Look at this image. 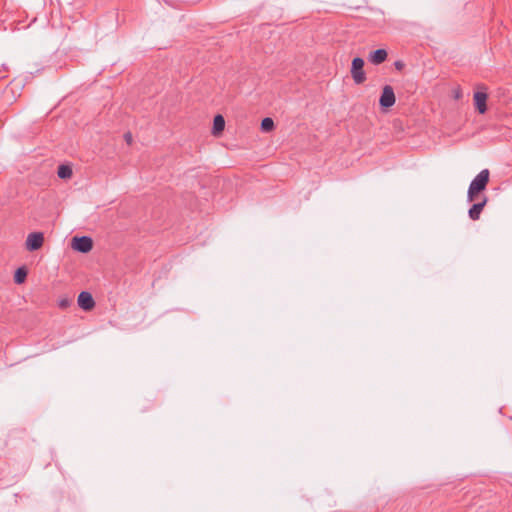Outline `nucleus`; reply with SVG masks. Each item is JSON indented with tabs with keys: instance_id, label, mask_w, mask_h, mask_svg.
<instances>
[{
	"instance_id": "nucleus-19",
	"label": "nucleus",
	"mask_w": 512,
	"mask_h": 512,
	"mask_svg": "<svg viewBox=\"0 0 512 512\" xmlns=\"http://www.w3.org/2000/svg\"><path fill=\"white\" fill-rule=\"evenodd\" d=\"M394 65H395V68L398 70L402 69L404 66V64L401 61H396Z\"/></svg>"
},
{
	"instance_id": "nucleus-5",
	"label": "nucleus",
	"mask_w": 512,
	"mask_h": 512,
	"mask_svg": "<svg viewBox=\"0 0 512 512\" xmlns=\"http://www.w3.org/2000/svg\"><path fill=\"white\" fill-rule=\"evenodd\" d=\"M379 103L383 108H389L394 105L395 94L393 88L390 85L384 86L379 99Z\"/></svg>"
},
{
	"instance_id": "nucleus-10",
	"label": "nucleus",
	"mask_w": 512,
	"mask_h": 512,
	"mask_svg": "<svg viewBox=\"0 0 512 512\" xmlns=\"http://www.w3.org/2000/svg\"><path fill=\"white\" fill-rule=\"evenodd\" d=\"M57 175L61 179H69L72 176V169L68 165H60L58 167Z\"/></svg>"
},
{
	"instance_id": "nucleus-1",
	"label": "nucleus",
	"mask_w": 512,
	"mask_h": 512,
	"mask_svg": "<svg viewBox=\"0 0 512 512\" xmlns=\"http://www.w3.org/2000/svg\"><path fill=\"white\" fill-rule=\"evenodd\" d=\"M364 60L360 57H355L352 60L351 76L356 84H362L366 80L364 72Z\"/></svg>"
},
{
	"instance_id": "nucleus-17",
	"label": "nucleus",
	"mask_w": 512,
	"mask_h": 512,
	"mask_svg": "<svg viewBox=\"0 0 512 512\" xmlns=\"http://www.w3.org/2000/svg\"><path fill=\"white\" fill-rule=\"evenodd\" d=\"M70 304V301L68 299H64V300H61L60 303H59V306L61 308H66L68 307Z\"/></svg>"
},
{
	"instance_id": "nucleus-11",
	"label": "nucleus",
	"mask_w": 512,
	"mask_h": 512,
	"mask_svg": "<svg viewBox=\"0 0 512 512\" xmlns=\"http://www.w3.org/2000/svg\"><path fill=\"white\" fill-rule=\"evenodd\" d=\"M27 277V270L25 267H20L16 270L14 275V281L17 284H21L26 280Z\"/></svg>"
},
{
	"instance_id": "nucleus-9",
	"label": "nucleus",
	"mask_w": 512,
	"mask_h": 512,
	"mask_svg": "<svg viewBox=\"0 0 512 512\" xmlns=\"http://www.w3.org/2000/svg\"><path fill=\"white\" fill-rule=\"evenodd\" d=\"M387 56L385 49H377L369 54L368 60L374 65H379L387 59Z\"/></svg>"
},
{
	"instance_id": "nucleus-16",
	"label": "nucleus",
	"mask_w": 512,
	"mask_h": 512,
	"mask_svg": "<svg viewBox=\"0 0 512 512\" xmlns=\"http://www.w3.org/2000/svg\"><path fill=\"white\" fill-rule=\"evenodd\" d=\"M124 139L126 141V143L128 145H131L132 144V141H133V138H132V134L131 132H127L125 135H124Z\"/></svg>"
},
{
	"instance_id": "nucleus-8",
	"label": "nucleus",
	"mask_w": 512,
	"mask_h": 512,
	"mask_svg": "<svg viewBox=\"0 0 512 512\" xmlns=\"http://www.w3.org/2000/svg\"><path fill=\"white\" fill-rule=\"evenodd\" d=\"M487 203V197H483L480 202L474 203L468 211V215L472 220H478L480 214Z\"/></svg>"
},
{
	"instance_id": "nucleus-15",
	"label": "nucleus",
	"mask_w": 512,
	"mask_h": 512,
	"mask_svg": "<svg viewBox=\"0 0 512 512\" xmlns=\"http://www.w3.org/2000/svg\"><path fill=\"white\" fill-rule=\"evenodd\" d=\"M453 97H454V99H456V100H459V99H461V98H462V91H461V89H460V88H457V89H455V90L453 91Z\"/></svg>"
},
{
	"instance_id": "nucleus-13",
	"label": "nucleus",
	"mask_w": 512,
	"mask_h": 512,
	"mask_svg": "<svg viewBox=\"0 0 512 512\" xmlns=\"http://www.w3.org/2000/svg\"><path fill=\"white\" fill-rule=\"evenodd\" d=\"M260 128H274V120L271 117H265L261 121Z\"/></svg>"
},
{
	"instance_id": "nucleus-6",
	"label": "nucleus",
	"mask_w": 512,
	"mask_h": 512,
	"mask_svg": "<svg viewBox=\"0 0 512 512\" xmlns=\"http://www.w3.org/2000/svg\"><path fill=\"white\" fill-rule=\"evenodd\" d=\"M487 100H488V94L484 91H476L473 95V101L475 109L480 113L484 114L488 107H487Z\"/></svg>"
},
{
	"instance_id": "nucleus-3",
	"label": "nucleus",
	"mask_w": 512,
	"mask_h": 512,
	"mask_svg": "<svg viewBox=\"0 0 512 512\" xmlns=\"http://www.w3.org/2000/svg\"><path fill=\"white\" fill-rule=\"evenodd\" d=\"M71 246L78 252L88 253L93 248V241L88 236L74 237Z\"/></svg>"
},
{
	"instance_id": "nucleus-4",
	"label": "nucleus",
	"mask_w": 512,
	"mask_h": 512,
	"mask_svg": "<svg viewBox=\"0 0 512 512\" xmlns=\"http://www.w3.org/2000/svg\"><path fill=\"white\" fill-rule=\"evenodd\" d=\"M43 242H44L43 233H41V232L30 233L26 239V243H25L26 249L28 251L38 250L42 247Z\"/></svg>"
},
{
	"instance_id": "nucleus-7",
	"label": "nucleus",
	"mask_w": 512,
	"mask_h": 512,
	"mask_svg": "<svg viewBox=\"0 0 512 512\" xmlns=\"http://www.w3.org/2000/svg\"><path fill=\"white\" fill-rule=\"evenodd\" d=\"M78 305L85 311H89L94 308L95 302L92 295L87 291H82L78 296Z\"/></svg>"
},
{
	"instance_id": "nucleus-14",
	"label": "nucleus",
	"mask_w": 512,
	"mask_h": 512,
	"mask_svg": "<svg viewBox=\"0 0 512 512\" xmlns=\"http://www.w3.org/2000/svg\"><path fill=\"white\" fill-rule=\"evenodd\" d=\"M479 193H480V192H479V191H476V190H473V191L471 192V187H469V188H468V192H467V200H468L469 202H473V201H475V200L478 198V194H479Z\"/></svg>"
},
{
	"instance_id": "nucleus-18",
	"label": "nucleus",
	"mask_w": 512,
	"mask_h": 512,
	"mask_svg": "<svg viewBox=\"0 0 512 512\" xmlns=\"http://www.w3.org/2000/svg\"><path fill=\"white\" fill-rule=\"evenodd\" d=\"M212 135L216 138H219L222 135L223 130H211Z\"/></svg>"
},
{
	"instance_id": "nucleus-12",
	"label": "nucleus",
	"mask_w": 512,
	"mask_h": 512,
	"mask_svg": "<svg viewBox=\"0 0 512 512\" xmlns=\"http://www.w3.org/2000/svg\"><path fill=\"white\" fill-rule=\"evenodd\" d=\"M212 128H225V119L221 114L214 117Z\"/></svg>"
},
{
	"instance_id": "nucleus-2",
	"label": "nucleus",
	"mask_w": 512,
	"mask_h": 512,
	"mask_svg": "<svg viewBox=\"0 0 512 512\" xmlns=\"http://www.w3.org/2000/svg\"><path fill=\"white\" fill-rule=\"evenodd\" d=\"M489 182V170L483 169L480 173L471 181L469 187H471V192L473 190L482 192L486 189V186Z\"/></svg>"
}]
</instances>
